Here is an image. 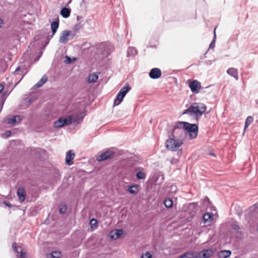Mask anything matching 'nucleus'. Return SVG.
I'll return each mask as SVG.
<instances>
[{"label":"nucleus","instance_id":"6ab92c4d","mask_svg":"<svg viewBox=\"0 0 258 258\" xmlns=\"http://www.w3.org/2000/svg\"><path fill=\"white\" fill-rule=\"evenodd\" d=\"M71 9L67 7H63L60 11V15L62 17L67 18L70 16Z\"/></svg>","mask_w":258,"mask_h":258},{"label":"nucleus","instance_id":"ea45409f","mask_svg":"<svg viewBox=\"0 0 258 258\" xmlns=\"http://www.w3.org/2000/svg\"><path fill=\"white\" fill-rule=\"evenodd\" d=\"M194 258H203L202 256V251H200L199 252L196 253L192 252Z\"/></svg>","mask_w":258,"mask_h":258},{"label":"nucleus","instance_id":"bb28decb","mask_svg":"<svg viewBox=\"0 0 258 258\" xmlns=\"http://www.w3.org/2000/svg\"><path fill=\"white\" fill-rule=\"evenodd\" d=\"M164 204L166 208H170L173 205L172 200L170 198H166L164 199Z\"/></svg>","mask_w":258,"mask_h":258},{"label":"nucleus","instance_id":"e433bc0d","mask_svg":"<svg viewBox=\"0 0 258 258\" xmlns=\"http://www.w3.org/2000/svg\"><path fill=\"white\" fill-rule=\"evenodd\" d=\"M76 59L75 58H72L69 56H66L65 57V60L64 62L67 63H71L73 62Z\"/></svg>","mask_w":258,"mask_h":258},{"label":"nucleus","instance_id":"c85d7f7f","mask_svg":"<svg viewBox=\"0 0 258 258\" xmlns=\"http://www.w3.org/2000/svg\"><path fill=\"white\" fill-rule=\"evenodd\" d=\"M253 120V117L251 116H248L245 121L244 130H245L247 127L252 123Z\"/></svg>","mask_w":258,"mask_h":258},{"label":"nucleus","instance_id":"f704fd0d","mask_svg":"<svg viewBox=\"0 0 258 258\" xmlns=\"http://www.w3.org/2000/svg\"><path fill=\"white\" fill-rule=\"evenodd\" d=\"M123 232V231L122 229H117L115 230V234L116 235L115 238H119L121 237V236L122 235Z\"/></svg>","mask_w":258,"mask_h":258},{"label":"nucleus","instance_id":"f257e3e1","mask_svg":"<svg viewBox=\"0 0 258 258\" xmlns=\"http://www.w3.org/2000/svg\"><path fill=\"white\" fill-rule=\"evenodd\" d=\"M207 106L202 103L195 102L192 103L186 109H185L182 114H188L193 116L196 121H198L203 113L206 111Z\"/></svg>","mask_w":258,"mask_h":258},{"label":"nucleus","instance_id":"6e6552de","mask_svg":"<svg viewBox=\"0 0 258 258\" xmlns=\"http://www.w3.org/2000/svg\"><path fill=\"white\" fill-rule=\"evenodd\" d=\"M85 114L82 112L80 114L69 115V117L72 119V123L74 122L77 124L81 123L83 120Z\"/></svg>","mask_w":258,"mask_h":258},{"label":"nucleus","instance_id":"b1692460","mask_svg":"<svg viewBox=\"0 0 258 258\" xmlns=\"http://www.w3.org/2000/svg\"><path fill=\"white\" fill-rule=\"evenodd\" d=\"M124 97V96L118 93L114 101V106L118 105L122 101Z\"/></svg>","mask_w":258,"mask_h":258},{"label":"nucleus","instance_id":"423d86ee","mask_svg":"<svg viewBox=\"0 0 258 258\" xmlns=\"http://www.w3.org/2000/svg\"><path fill=\"white\" fill-rule=\"evenodd\" d=\"M114 154V152L111 149H107L105 152L101 153L97 157V160L101 162L111 158Z\"/></svg>","mask_w":258,"mask_h":258},{"label":"nucleus","instance_id":"c03bdc74","mask_svg":"<svg viewBox=\"0 0 258 258\" xmlns=\"http://www.w3.org/2000/svg\"><path fill=\"white\" fill-rule=\"evenodd\" d=\"M3 24H4L3 20L1 18H0V28H1L2 27Z\"/></svg>","mask_w":258,"mask_h":258},{"label":"nucleus","instance_id":"20e7f679","mask_svg":"<svg viewBox=\"0 0 258 258\" xmlns=\"http://www.w3.org/2000/svg\"><path fill=\"white\" fill-rule=\"evenodd\" d=\"M183 142L180 140H175L173 138H170L166 142V148L171 151H175L177 148H179Z\"/></svg>","mask_w":258,"mask_h":258},{"label":"nucleus","instance_id":"0eeeda50","mask_svg":"<svg viewBox=\"0 0 258 258\" xmlns=\"http://www.w3.org/2000/svg\"><path fill=\"white\" fill-rule=\"evenodd\" d=\"M12 247L16 254L17 258H28V255L26 251H23L21 246H17L15 242L13 243Z\"/></svg>","mask_w":258,"mask_h":258},{"label":"nucleus","instance_id":"9b49d317","mask_svg":"<svg viewBox=\"0 0 258 258\" xmlns=\"http://www.w3.org/2000/svg\"><path fill=\"white\" fill-rule=\"evenodd\" d=\"M71 34V32L69 30L63 31L59 37V42L62 44H66L68 41V37Z\"/></svg>","mask_w":258,"mask_h":258},{"label":"nucleus","instance_id":"4be33fe9","mask_svg":"<svg viewBox=\"0 0 258 258\" xmlns=\"http://www.w3.org/2000/svg\"><path fill=\"white\" fill-rule=\"evenodd\" d=\"M231 253V252L230 250H221L218 253V258H227L230 255Z\"/></svg>","mask_w":258,"mask_h":258},{"label":"nucleus","instance_id":"ddd939ff","mask_svg":"<svg viewBox=\"0 0 258 258\" xmlns=\"http://www.w3.org/2000/svg\"><path fill=\"white\" fill-rule=\"evenodd\" d=\"M17 194L20 202H24L26 197V191L24 187H19L17 190Z\"/></svg>","mask_w":258,"mask_h":258},{"label":"nucleus","instance_id":"de8ad7c7","mask_svg":"<svg viewBox=\"0 0 258 258\" xmlns=\"http://www.w3.org/2000/svg\"><path fill=\"white\" fill-rule=\"evenodd\" d=\"M42 52H40V54H39V56H38V57L37 59H39V58L41 56V55H42Z\"/></svg>","mask_w":258,"mask_h":258},{"label":"nucleus","instance_id":"412c9836","mask_svg":"<svg viewBox=\"0 0 258 258\" xmlns=\"http://www.w3.org/2000/svg\"><path fill=\"white\" fill-rule=\"evenodd\" d=\"M21 120L19 115L13 116L12 117L8 118L7 119V122L9 124H14L17 122H19Z\"/></svg>","mask_w":258,"mask_h":258},{"label":"nucleus","instance_id":"a18cd8bd","mask_svg":"<svg viewBox=\"0 0 258 258\" xmlns=\"http://www.w3.org/2000/svg\"><path fill=\"white\" fill-rule=\"evenodd\" d=\"M3 90H4V86L2 84H0V94L2 92Z\"/></svg>","mask_w":258,"mask_h":258},{"label":"nucleus","instance_id":"cd10ccee","mask_svg":"<svg viewBox=\"0 0 258 258\" xmlns=\"http://www.w3.org/2000/svg\"><path fill=\"white\" fill-rule=\"evenodd\" d=\"M98 79V76L95 74H92L89 76L88 81L90 83L95 82Z\"/></svg>","mask_w":258,"mask_h":258},{"label":"nucleus","instance_id":"f8f14e48","mask_svg":"<svg viewBox=\"0 0 258 258\" xmlns=\"http://www.w3.org/2000/svg\"><path fill=\"white\" fill-rule=\"evenodd\" d=\"M75 156V153L72 150L69 151L66 156V163L67 165H71L73 164V160Z\"/></svg>","mask_w":258,"mask_h":258},{"label":"nucleus","instance_id":"4468645a","mask_svg":"<svg viewBox=\"0 0 258 258\" xmlns=\"http://www.w3.org/2000/svg\"><path fill=\"white\" fill-rule=\"evenodd\" d=\"M59 27V21H55L52 22L51 23V29L52 31V34L51 35H48V39H51L55 33L56 32L57 29Z\"/></svg>","mask_w":258,"mask_h":258},{"label":"nucleus","instance_id":"c9c22d12","mask_svg":"<svg viewBox=\"0 0 258 258\" xmlns=\"http://www.w3.org/2000/svg\"><path fill=\"white\" fill-rule=\"evenodd\" d=\"M213 216L212 214L210 213H206L203 215V219L204 220L205 223H206L207 221H208V220L209 219H210L212 218Z\"/></svg>","mask_w":258,"mask_h":258},{"label":"nucleus","instance_id":"7c9ffc66","mask_svg":"<svg viewBox=\"0 0 258 258\" xmlns=\"http://www.w3.org/2000/svg\"><path fill=\"white\" fill-rule=\"evenodd\" d=\"M50 258H60L61 253L58 251H53L50 253Z\"/></svg>","mask_w":258,"mask_h":258},{"label":"nucleus","instance_id":"a19ab883","mask_svg":"<svg viewBox=\"0 0 258 258\" xmlns=\"http://www.w3.org/2000/svg\"><path fill=\"white\" fill-rule=\"evenodd\" d=\"M12 132L10 131H6L3 134V136L6 138H9L11 136Z\"/></svg>","mask_w":258,"mask_h":258},{"label":"nucleus","instance_id":"7ed1b4c3","mask_svg":"<svg viewBox=\"0 0 258 258\" xmlns=\"http://www.w3.org/2000/svg\"><path fill=\"white\" fill-rule=\"evenodd\" d=\"M114 50V46L111 43H103L100 45L98 48V52L103 55L104 57H108Z\"/></svg>","mask_w":258,"mask_h":258},{"label":"nucleus","instance_id":"393cba45","mask_svg":"<svg viewBox=\"0 0 258 258\" xmlns=\"http://www.w3.org/2000/svg\"><path fill=\"white\" fill-rule=\"evenodd\" d=\"M137 51L134 47H130L127 50V56H134L137 54Z\"/></svg>","mask_w":258,"mask_h":258},{"label":"nucleus","instance_id":"dca6fc26","mask_svg":"<svg viewBox=\"0 0 258 258\" xmlns=\"http://www.w3.org/2000/svg\"><path fill=\"white\" fill-rule=\"evenodd\" d=\"M47 80V76L45 75H43L41 79L35 85L33 86V88L34 89H36L41 87L46 82Z\"/></svg>","mask_w":258,"mask_h":258},{"label":"nucleus","instance_id":"f3484780","mask_svg":"<svg viewBox=\"0 0 258 258\" xmlns=\"http://www.w3.org/2000/svg\"><path fill=\"white\" fill-rule=\"evenodd\" d=\"M127 191L131 194H137L139 191V185L133 184L128 186Z\"/></svg>","mask_w":258,"mask_h":258},{"label":"nucleus","instance_id":"a211bd4d","mask_svg":"<svg viewBox=\"0 0 258 258\" xmlns=\"http://www.w3.org/2000/svg\"><path fill=\"white\" fill-rule=\"evenodd\" d=\"M201 251L203 254V258H209L214 253V251L212 248L204 249Z\"/></svg>","mask_w":258,"mask_h":258},{"label":"nucleus","instance_id":"39448f33","mask_svg":"<svg viewBox=\"0 0 258 258\" xmlns=\"http://www.w3.org/2000/svg\"><path fill=\"white\" fill-rule=\"evenodd\" d=\"M72 123V119L69 115L66 117H60L54 122L55 128H60Z\"/></svg>","mask_w":258,"mask_h":258},{"label":"nucleus","instance_id":"37998d69","mask_svg":"<svg viewBox=\"0 0 258 258\" xmlns=\"http://www.w3.org/2000/svg\"><path fill=\"white\" fill-rule=\"evenodd\" d=\"M3 203L5 205H6V206H7L8 207H11L12 206V205L10 203L8 202L7 201H4Z\"/></svg>","mask_w":258,"mask_h":258},{"label":"nucleus","instance_id":"aec40b11","mask_svg":"<svg viewBox=\"0 0 258 258\" xmlns=\"http://www.w3.org/2000/svg\"><path fill=\"white\" fill-rule=\"evenodd\" d=\"M139 169L140 170L136 173V178L138 179L144 180L146 177V173L144 171V169L143 168H140Z\"/></svg>","mask_w":258,"mask_h":258},{"label":"nucleus","instance_id":"9d476101","mask_svg":"<svg viewBox=\"0 0 258 258\" xmlns=\"http://www.w3.org/2000/svg\"><path fill=\"white\" fill-rule=\"evenodd\" d=\"M162 73L160 69L155 68L152 69L149 73V77L152 79H157L159 78L161 76Z\"/></svg>","mask_w":258,"mask_h":258},{"label":"nucleus","instance_id":"49530a36","mask_svg":"<svg viewBox=\"0 0 258 258\" xmlns=\"http://www.w3.org/2000/svg\"><path fill=\"white\" fill-rule=\"evenodd\" d=\"M205 201H207V202H209V199L208 197H206L205 199Z\"/></svg>","mask_w":258,"mask_h":258},{"label":"nucleus","instance_id":"58836bf2","mask_svg":"<svg viewBox=\"0 0 258 258\" xmlns=\"http://www.w3.org/2000/svg\"><path fill=\"white\" fill-rule=\"evenodd\" d=\"M141 258H152V255L150 252L147 251L142 255Z\"/></svg>","mask_w":258,"mask_h":258},{"label":"nucleus","instance_id":"72a5a7b5","mask_svg":"<svg viewBox=\"0 0 258 258\" xmlns=\"http://www.w3.org/2000/svg\"><path fill=\"white\" fill-rule=\"evenodd\" d=\"M178 258H194L192 252H187L179 256Z\"/></svg>","mask_w":258,"mask_h":258},{"label":"nucleus","instance_id":"c756f323","mask_svg":"<svg viewBox=\"0 0 258 258\" xmlns=\"http://www.w3.org/2000/svg\"><path fill=\"white\" fill-rule=\"evenodd\" d=\"M67 209V205L64 203H62L59 205V211L61 214L65 213Z\"/></svg>","mask_w":258,"mask_h":258},{"label":"nucleus","instance_id":"2eb2a0df","mask_svg":"<svg viewBox=\"0 0 258 258\" xmlns=\"http://www.w3.org/2000/svg\"><path fill=\"white\" fill-rule=\"evenodd\" d=\"M227 73L234 78L236 80L239 79L238 70L234 68H230L227 70Z\"/></svg>","mask_w":258,"mask_h":258},{"label":"nucleus","instance_id":"4c0bfd02","mask_svg":"<svg viewBox=\"0 0 258 258\" xmlns=\"http://www.w3.org/2000/svg\"><path fill=\"white\" fill-rule=\"evenodd\" d=\"M90 225L92 228H93L94 226L97 227L98 224V221L95 219H92L90 220Z\"/></svg>","mask_w":258,"mask_h":258},{"label":"nucleus","instance_id":"5701e85b","mask_svg":"<svg viewBox=\"0 0 258 258\" xmlns=\"http://www.w3.org/2000/svg\"><path fill=\"white\" fill-rule=\"evenodd\" d=\"M131 88L128 85L122 87L119 90L118 93L125 97L126 94L131 90Z\"/></svg>","mask_w":258,"mask_h":258},{"label":"nucleus","instance_id":"1a4fd4ad","mask_svg":"<svg viewBox=\"0 0 258 258\" xmlns=\"http://www.w3.org/2000/svg\"><path fill=\"white\" fill-rule=\"evenodd\" d=\"M189 87L192 91L194 93H199L200 90L201 88L200 83L197 80H194L189 84Z\"/></svg>","mask_w":258,"mask_h":258},{"label":"nucleus","instance_id":"2f4dec72","mask_svg":"<svg viewBox=\"0 0 258 258\" xmlns=\"http://www.w3.org/2000/svg\"><path fill=\"white\" fill-rule=\"evenodd\" d=\"M216 27H215L214 30V37H213V40L212 41V42H211V43L209 45V49L213 48L215 46V41H216Z\"/></svg>","mask_w":258,"mask_h":258},{"label":"nucleus","instance_id":"a878e982","mask_svg":"<svg viewBox=\"0 0 258 258\" xmlns=\"http://www.w3.org/2000/svg\"><path fill=\"white\" fill-rule=\"evenodd\" d=\"M30 152L34 153L35 154H41L44 152L45 151L39 148L31 147L30 148Z\"/></svg>","mask_w":258,"mask_h":258},{"label":"nucleus","instance_id":"473e14b6","mask_svg":"<svg viewBox=\"0 0 258 258\" xmlns=\"http://www.w3.org/2000/svg\"><path fill=\"white\" fill-rule=\"evenodd\" d=\"M14 74L15 75H22L20 80L22 79L23 78L24 75H23V71L21 69V68L20 67H18L14 72Z\"/></svg>","mask_w":258,"mask_h":258},{"label":"nucleus","instance_id":"f03ea898","mask_svg":"<svg viewBox=\"0 0 258 258\" xmlns=\"http://www.w3.org/2000/svg\"><path fill=\"white\" fill-rule=\"evenodd\" d=\"M183 125V128L187 133H189V138L191 139H195L198 133V126L195 123H190L185 121H179L177 122L176 127L174 129V132L176 130H180L179 127L181 125Z\"/></svg>","mask_w":258,"mask_h":258},{"label":"nucleus","instance_id":"09e8293b","mask_svg":"<svg viewBox=\"0 0 258 258\" xmlns=\"http://www.w3.org/2000/svg\"><path fill=\"white\" fill-rule=\"evenodd\" d=\"M256 103L258 104V100L256 101Z\"/></svg>","mask_w":258,"mask_h":258},{"label":"nucleus","instance_id":"79ce46f5","mask_svg":"<svg viewBox=\"0 0 258 258\" xmlns=\"http://www.w3.org/2000/svg\"><path fill=\"white\" fill-rule=\"evenodd\" d=\"M232 228L234 230H238L239 229V227L236 224H234L232 225Z\"/></svg>","mask_w":258,"mask_h":258}]
</instances>
